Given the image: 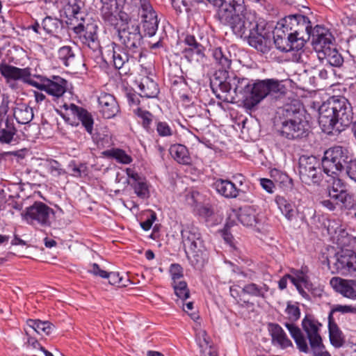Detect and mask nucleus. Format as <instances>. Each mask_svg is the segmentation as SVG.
Wrapping results in <instances>:
<instances>
[{
	"label": "nucleus",
	"instance_id": "nucleus-1",
	"mask_svg": "<svg viewBox=\"0 0 356 356\" xmlns=\"http://www.w3.org/2000/svg\"><path fill=\"white\" fill-rule=\"evenodd\" d=\"M227 8L218 9L216 18L229 26L237 37L246 40L257 51L267 54L271 49L272 28L254 11L248 10L244 0H232Z\"/></svg>",
	"mask_w": 356,
	"mask_h": 356
},
{
	"label": "nucleus",
	"instance_id": "nucleus-2",
	"mask_svg": "<svg viewBox=\"0 0 356 356\" xmlns=\"http://www.w3.org/2000/svg\"><path fill=\"white\" fill-rule=\"evenodd\" d=\"M353 107L344 96H332L318 108V124L327 135H338L353 121Z\"/></svg>",
	"mask_w": 356,
	"mask_h": 356
},
{
	"label": "nucleus",
	"instance_id": "nucleus-3",
	"mask_svg": "<svg viewBox=\"0 0 356 356\" xmlns=\"http://www.w3.org/2000/svg\"><path fill=\"white\" fill-rule=\"evenodd\" d=\"M225 72H221L218 75L221 76L219 79L211 80V88L215 93L217 99L223 102H229L227 97L222 96L218 91L227 94L233 90L235 95H241L243 98H248L250 95L251 81L248 79L242 76L241 74H236L231 72L227 76H223Z\"/></svg>",
	"mask_w": 356,
	"mask_h": 356
},
{
	"label": "nucleus",
	"instance_id": "nucleus-4",
	"mask_svg": "<svg viewBox=\"0 0 356 356\" xmlns=\"http://www.w3.org/2000/svg\"><path fill=\"white\" fill-rule=\"evenodd\" d=\"M124 6L132 17L140 18L143 31L149 37L154 35L158 30L159 21L156 11L150 0H124Z\"/></svg>",
	"mask_w": 356,
	"mask_h": 356
},
{
	"label": "nucleus",
	"instance_id": "nucleus-5",
	"mask_svg": "<svg viewBox=\"0 0 356 356\" xmlns=\"http://www.w3.org/2000/svg\"><path fill=\"white\" fill-rule=\"evenodd\" d=\"M352 159V154L346 147L337 145L325 152L321 167L325 174L334 177L346 170Z\"/></svg>",
	"mask_w": 356,
	"mask_h": 356
},
{
	"label": "nucleus",
	"instance_id": "nucleus-6",
	"mask_svg": "<svg viewBox=\"0 0 356 356\" xmlns=\"http://www.w3.org/2000/svg\"><path fill=\"white\" fill-rule=\"evenodd\" d=\"M286 32L291 33L303 48L310 39L313 28L308 17L301 14L289 15L278 22Z\"/></svg>",
	"mask_w": 356,
	"mask_h": 356
},
{
	"label": "nucleus",
	"instance_id": "nucleus-7",
	"mask_svg": "<svg viewBox=\"0 0 356 356\" xmlns=\"http://www.w3.org/2000/svg\"><path fill=\"white\" fill-rule=\"evenodd\" d=\"M117 35L122 48L128 51V54L132 55L135 60H140L143 43L140 25L135 23L125 28L119 27L117 29Z\"/></svg>",
	"mask_w": 356,
	"mask_h": 356
},
{
	"label": "nucleus",
	"instance_id": "nucleus-8",
	"mask_svg": "<svg viewBox=\"0 0 356 356\" xmlns=\"http://www.w3.org/2000/svg\"><path fill=\"white\" fill-rule=\"evenodd\" d=\"M321 161L313 155H302L298 160V171L301 181L310 185L319 184L323 179Z\"/></svg>",
	"mask_w": 356,
	"mask_h": 356
},
{
	"label": "nucleus",
	"instance_id": "nucleus-9",
	"mask_svg": "<svg viewBox=\"0 0 356 356\" xmlns=\"http://www.w3.org/2000/svg\"><path fill=\"white\" fill-rule=\"evenodd\" d=\"M285 313L289 321L284 323V326L293 339L298 349L302 353H308L309 348L307 345V339L300 327L295 325V322L300 317V309L299 307L296 305L288 302Z\"/></svg>",
	"mask_w": 356,
	"mask_h": 356
},
{
	"label": "nucleus",
	"instance_id": "nucleus-10",
	"mask_svg": "<svg viewBox=\"0 0 356 356\" xmlns=\"http://www.w3.org/2000/svg\"><path fill=\"white\" fill-rule=\"evenodd\" d=\"M54 215V210L42 202H34L33 205L21 213L22 218L29 225H33L36 222L42 227H49L50 218Z\"/></svg>",
	"mask_w": 356,
	"mask_h": 356
},
{
	"label": "nucleus",
	"instance_id": "nucleus-11",
	"mask_svg": "<svg viewBox=\"0 0 356 356\" xmlns=\"http://www.w3.org/2000/svg\"><path fill=\"white\" fill-rule=\"evenodd\" d=\"M272 38H273L275 45L277 49L282 52L296 51L298 52L297 61L303 62L302 58L304 52L303 47L299 43H296V39L292 36L291 33L286 32L278 23L275 28V31H272Z\"/></svg>",
	"mask_w": 356,
	"mask_h": 356
},
{
	"label": "nucleus",
	"instance_id": "nucleus-12",
	"mask_svg": "<svg viewBox=\"0 0 356 356\" xmlns=\"http://www.w3.org/2000/svg\"><path fill=\"white\" fill-rule=\"evenodd\" d=\"M280 90V83L278 80L267 79L257 80L250 85V97L252 107L257 105L262 99L270 93H277Z\"/></svg>",
	"mask_w": 356,
	"mask_h": 356
},
{
	"label": "nucleus",
	"instance_id": "nucleus-13",
	"mask_svg": "<svg viewBox=\"0 0 356 356\" xmlns=\"http://www.w3.org/2000/svg\"><path fill=\"white\" fill-rule=\"evenodd\" d=\"M97 30L98 26L95 22L86 24L84 22H80L73 27V31L80 41L94 51L100 47Z\"/></svg>",
	"mask_w": 356,
	"mask_h": 356
},
{
	"label": "nucleus",
	"instance_id": "nucleus-14",
	"mask_svg": "<svg viewBox=\"0 0 356 356\" xmlns=\"http://www.w3.org/2000/svg\"><path fill=\"white\" fill-rule=\"evenodd\" d=\"M34 77L39 79L40 83L35 81L31 86L54 97H60L67 91V81L58 76H54L52 80L42 75H34Z\"/></svg>",
	"mask_w": 356,
	"mask_h": 356
},
{
	"label": "nucleus",
	"instance_id": "nucleus-15",
	"mask_svg": "<svg viewBox=\"0 0 356 356\" xmlns=\"http://www.w3.org/2000/svg\"><path fill=\"white\" fill-rule=\"evenodd\" d=\"M63 108L68 112L67 115H71L74 118H76L78 120V122L71 121L70 117L66 118L65 115H63L65 122L70 123L72 126H78L80 122L85 130L89 134H92L94 119L90 112H88L86 108L79 106L74 104H65L63 105Z\"/></svg>",
	"mask_w": 356,
	"mask_h": 356
},
{
	"label": "nucleus",
	"instance_id": "nucleus-16",
	"mask_svg": "<svg viewBox=\"0 0 356 356\" xmlns=\"http://www.w3.org/2000/svg\"><path fill=\"white\" fill-rule=\"evenodd\" d=\"M328 259V264L332 262L337 272L343 275H351L356 272V252L350 250H341L332 258Z\"/></svg>",
	"mask_w": 356,
	"mask_h": 356
},
{
	"label": "nucleus",
	"instance_id": "nucleus-17",
	"mask_svg": "<svg viewBox=\"0 0 356 356\" xmlns=\"http://www.w3.org/2000/svg\"><path fill=\"white\" fill-rule=\"evenodd\" d=\"M312 44L318 56V53L324 52L325 49H330L335 45V39L332 33L325 27L316 25L312 33Z\"/></svg>",
	"mask_w": 356,
	"mask_h": 356
},
{
	"label": "nucleus",
	"instance_id": "nucleus-18",
	"mask_svg": "<svg viewBox=\"0 0 356 356\" xmlns=\"http://www.w3.org/2000/svg\"><path fill=\"white\" fill-rule=\"evenodd\" d=\"M321 326L322 324L312 315H306L302 321V327L307 334L311 348H314L321 344L322 338L319 334Z\"/></svg>",
	"mask_w": 356,
	"mask_h": 356
},
{
	"label": "nucleus",
	"instance_id": "nucleus-19",
	"mask_svg": "<svg viewBox=\"0 0 356 356\" xmlns=\"http://www.w3.org/2000/svg\"><path fill=\"white\" fill-rule=\"evenodd\" d=\"M186 47L183 49L184 58L190 63L199 61L204 57V47L198 42L194 35H186L184 40Z\"/></svg>",
	"mask_w": 356,
	"mask_h": 356
},
{
	"label": "nucleus",
	"instance_id": "nucleus-20",
	"mask_svg": "<svg viewBox=\"0 0 356 356\" xmlns=\"http://www.w3.org/2000/svg\"><path fill=\"white\" fill-rule=\"evenodd\" d=\"M278 131L281 136L288 140H296L306 137L309 130L306 121H298L281 124Z\"/></svg>",
	"mask_w": 356,
	"mask_h": 356
},
{
	"label": "nucleus",
	"instance_id": "nucleus-21",
	"mask_svg": "<svg viewBox=\"0 0 356 356\" xmlns=\"http://www.w3.org/2000/svg\"><path fill=\"white\" fill-rule=\"evenodd\" d=\"M0 72L6 79L22 80L31 86L35 81L31 79V73L29 67L19 68L8 64H0Z\"/></svg>",
	"mask_w": 356,
	"mask_h": 356
},
{
	"label": "nucleus",
	"instance_id": "nucleus-22",
	"mask_svg": "<svg viewBox=\"0 0 356 356\" xmlns=\"http://www.w3.org/2000/svg\"><path fill=\"white\" fill-rule=\"evenodd\" d=\"M99 112L103 118L111 119L114 118L120 111V108L115 97L109 93L102 92L98 97Z\"/></svg>",
	"mask_w": 356,
	"mask_h": 356
},
{
	"label": "nucleus",
	"instance_id": "nucleus-23",
	"mask_svg": "<svg viewBox=\"0 0 356 356\" xmlns=\"http://www.w3.org/2000/svg\"><path fill=\"white\" fill-rule=\"evenodd\" d=\"M181 237L185 247L194 252H202L204 249V241L197 227H192L181 231Z\"/></svg>",
	"mask_w": 356,
	"mask_h": 356
},
{
	"label": "nucleus",
	"instance_id": "nucleus-24",
	"mask_svg": "<svg viewBox=\"0 0 356 356\" xmlns=\"http://www.w3.org/2000/svg\"><path fill=\"white\" fill-rule=\"evenodd\" d=\"M128 183L134 188L135 193L140 199H147L149 197V185L145 177L140 176L131 168H127Z\"/></svg>",
	"mask_w": 356,
	"mask_h": 356
},
{
	"label": "nucleus",
	"instance_id": "nucleus-25",
	"mask_svg": "<svg viewBox=\"0 0 356 356\" xmlns=\"http://www.w3.org/2000/svg\"><path fill=\"white\" fill-rule=\"evenodd\" d=\"M213 57L215 60L216 64L218 65V69L213 74V78L211 80L219 79L220 76L219 73L223 74V76H227L230 74L228 70L230 69L232 65V59L230 58L231 54L227 49L223 50L221 47L215 48L213 50Z\"/></svg>",
	"mask_w": 356,
	"mask_h": 356
},
{
	"label": "nucleus",
	"instance_id": "nucleus-26",
	"mask_svg": "<svg viewBox=\"0 0 356 356\" xmlns=\"http://www.w3.org/2000/svg\"><path fill=\"white\" fill-rule=\"evenodd\" d=\"M194 212L209 225H217L221 220L222 214H220V211L210 204L197 202L194 208Z\"/></svg>",
	"mask_w": 356,
	"mask_h": 356
},
{
	"label": "nucleus",
	"instance_id": "nucleus-27",
	"mask_svg": "<svg viewBox=\"0 0 356 356\" xmlns=\"http://www.w3.org/2000/svg\"><path fill=\"white\" fill-rule=\"evenodd\" d=\"M17 134V129L15 127L13 119L7 116L5 120H0V143L11 144L15 142V136Z\"/></svg>",
	"mask_w": 356,
	"mask_h": 356
},
{
	"label": "nucleus",
	"instance_id": "nucleus-28",
	"mask_svg": "<svg viewBox=\"0 0 356 356\" xmlns=\"http://www.w3.org/2000/svg\"><path fill=\"white\" fill-rule=\"evenodd\" d=\"M279 115V121L281 124L304 121L303 115L294 104H287L283 108H280L277 111Z\"/></svg>",
	"mask_w": 356,
	"mask_h": 356
},
{
	"label": "nucleus",
	"instance_id": "nucleus-29",
	"mask_svg": "<svg viewBox=\"0 0 356 356\" xmlns=\"http://www.w3.org/2000/svg\"><path fill=\"white\" fill-rule=\"evenodd\" d=\"M269 332L274 345L278 346L282 349L293 347L292 341L289 339L282 327L277 323H269Z\"/></svg>",
	"mask_w": 356,
	"mask_h": 356
},
{
	"label": "nucleus",
	"instance_id": "nucleus-30",
	"mask_svg": "<svg viewBox=\"0 0 356 356\" xmlns=\"http://www.w3.org/2000/svg\"><path fill=\"white\" fill-rule=\"evenodd\" d=\"M102 3V6L100 9V15L104 23L106 26H111L117 31L119 28V19L115 14L118 5L117 2Z\"/></svg>",
	"mask_w": 356,
	"mask_h": 356
},
{
	"label": "nucleus",
	"instance_id": "nucleus-31",
	"mask_svg": "<svg viewBox=\"0 0 356 356\" xmlns=\"http://www.w3.org/2000/svg\"><path fill=\"white\" fill-rule=\"evenodd\" d=\"M134 114L140 120L139 123L146 132L150 134L154 133L155 122L157 121L158 118L149 111L144 110L140 107L134 110Z\"/></svg>",
	"mask_w": 356,
	"mask_h": 356
},
{
	"label": "nucleus",
	"instance_id": "nucleus-32",
	"mask_svg": "<svg viewBox=\"0 0 356 356\" xmlns=\"http://www.w3.org/2000/svg\"><path fill=\"white\" fill-rule=\"evenodd\" d=\"M318 58L323 63L329 64L330 66L339 67L343 63V58L339 52L335 45L330 49H325L324 52L318 53Z\"/></svg>",
	"mask_w": 356,
	"mask_h": 356
},
{
	"label": "nucleus",
	"instance_id": "nucleus-33",
	"mask_svg": "<svg viewBox=\"0 0 356 356\" xmlns=\"http://www.w3.org/2000/svg\"><path fill=\"white\" fill-rule=\"evenodd\" d=\"M169 152L173 159L179 164L191 165L192 158L188 148L181 144L176 143L170 147Z\"/></svg>",
	"mask_w": 356,
	"mask_h": 356
},
{
	"label": "nucleus",
	"instance_id": "nucleus-34",
	"mask_svg": "<svg viewBox=\"0 0 356 356\" xmlns=\"http://www.w3.org/2000/svg\"><path fill=\"white\" fill-rule=\"evenodd\" d=\"M292 272L294 275H291V282L303 298H308L309 295L303 289H312V282L308 275L302 270H296Z\"/></svg>",
	"mask_w": 356,
	"mask_h": 356
},
{
	"label": "nucleus",
	"instance_id": "nucleus-35",
	"mask_svg": "<svg viewBox=\"0 0 356 356\" xmlns=\"http://www.w3.org/2000/svg\"><path fill=\"white\" fill-rule=\"evenodd\" d=\"M234 216L244 226L252 227L258 223V220L256 217V211L252 207H245L240 208L238 211L232 209Z\"/></svg>",
	"mask_w": 356,
	"mask_h": 356
},
{
	"label": "nucleus",
	"instance_id": "nucleus-36",
	"mask_svg": "<svg viewBox=\"0 0 356 356\" xmlns=\"http://www.w3.org/2000/svg\"><path fill=\"white\" fill-rule=\"evenodd\" d=\"M214 186L216 191L226 198H234L240 193H244L241 190H238L235 185L228 180L218 179L214 183Z\"/></svg>",
	"mask_w": 356,
	"mask_h": 356
},
{
	"label": "nucleus",
	"instance_id": "nucleus-37",
	"mask_svg": "<svg viewBox=\"0 0 356 356\" xmlns=\"http://www.w3.org/2000/svg\"><path fill=\"white\" fill-rule=\"evenodd\" d=\"M112 46L113 65L116 69L122 68L129 60H131L132 62L140 60H135L132 55L128 54V51H125L122 47L121 48L120 44L113 42Z\"/></svg>",
	"mask_w": 356,
	"mask_h": 356
},
{
	"label": "nucleus",
	"instance_id": "nucleus-38",
	"mask_svg": "<svg viewBox=\"0 0 356 356\" xmlns=\"http://www.w3.org/2000/svg\"><path fill=\"white\" fill-rule=\"evenodd\" d=\"M329 337L331 344L335 348H341L345 343L343 334L336 323L334 318L328 321Z\"/></svg>",
	"mask_w": 356,
	"mask_h": 356
},
{
	"label": "nucleus",
	"instance_id": "nucleus-39",
	"mask_svg": "<svg viewBox=\"0 0 356 356\" xmlns=\"http://www.w3.org/2000/svg\"><path fill=\"white\" fill-rule=\"evenodd\" d=\"M142 97L154 98L159 93L158 84L148 77L143 79L138 86Z\"/></svg>",
	"mask_w": 356,
	"mask_h": 356
},
{
	"label": "nucleus",
	"instance_id": "nucleus-40",
	"mask_svg": "<svg viewBox=\"0 0 356 356\" xmlns=\"http://www.w3.org/2000/svg\"><path fill=\"white\" fill-rule=\"evenodd\" d=\"M268 291L269 286L265 283H261L260 284H257L253 282L248 283L242 289V291L244 293L250 296L261 298L262 299H265L266 298V294Z\"/></svg>",
	"mask_w": 356,
	"mask_h": 356
},
{
	"label": "nucleus",
	"instance_id": "nucleus-41",
	"mask_svg": "<svg viewBox=\"0 0 356 356\" xmlns=\"http://www.w3.org/2000/svg\"><path fill=\"white\" fill-rule=\"evenodd\" d=\"M27 325L42 336L49 335L55 327L49 321H42L39 319H29Z\"/></svg>",
	"mask_w": 356,
	"mask_h": 356
},
{
	"label": "nucleus",
	"instance_id": "nucleus-42",
	"mask_svg": "<svg viewBox=\"0 0 356 356\" xmlns=\"http://www.w3.org/2000/svg\"><path fill=\"white\" fill-rule=\"evenodd\" d=\"M13 116L19 124H28L33 118V108L26 104H20L14 109Z\"/></svg>",
	"mask_w": 356,
	"mask_h": 356
},
{
	"label": "nucleus",
	"instance_id": "nucleus-43",
	"mask_svg": "<svg viewBox=\"0 0 356 356\" xmlns=\"http://www.w3.org/2000/svg\"><path fill=\"white\" fill-rule=\"evenodd\" d=\"M42 28L47 33L56 35L62 31L63 22L58 18L47 16L42 22Z\"/></svg>",
	"mask_w": 356,
	"mask_h": 356
},
{
	"label": "nucleus",
	"instance_id": "nucleus-44",
	"mask_svg": "<svg viewBox=\"0 0 356 356\" xmlns=\"http://www.w3.org/2000/svg\"><path fill=\"white\" fill-rule=\"evenodd\" d=\"M337 290L344 297L356 298V282L354 280H344L339 279Z\"/></svg>",
	"mask_w": 356,
	"mask_h": 356
},
{
	"label": "nucleus",
	"instance_id": "nucleus-45",
	"mask_svg": "<svg viewBox=\"0 0 356 356\" xmlns=\"http://www.w3.org/2000/svg\"><path fill=\"white\" fill-rule=\"evenodd\" d=\"M106 156L115 159L117 162L122 164H129L132 162V157L127 154L124 149L120 148H113L104 152Z\"/></svg>",
	"mask_w": 356,
	"mask_h": 356
},
{
	"label": "nucleus",
	"instance_id": "nucleus-46",
	"mask_svg": "<svg viewBox=\"0 0 356 356\" xmlns=\"http://www.w3.org/2000/svg\"><path fill=\"white\" fill-rule=\"evenodd\" d=\"M328 195L335 200H351L354 199L353 193L348 192V190L343 188L339 189L335 186H332V188L328 190Z\"/></svg>",
	"mask_w": 356,
	"mask_h": 356
},
{
	"label": "nucleus",
	"instance_id": "nucleus-47",
	"mask_svg": "<svg viewBox=\"0 0 356 356\" xmlns=\"http://www.w3.org/2000/svg\"><path fill=\"white\" fill-rule=\"evenodd\" d=\"M58 54V58L65 66L68 67L74 62L75 55L71 47L63 46L60 47Z\"/></svg>",
	"mask_w": 356,
	"mask_h": 356
},
{
	"label": "nucleus",
	"instance_id": "nucleus-48",
	"mask_svg": "<svg viewBox=\"0 0 356 356\" xmlns=\"http://www.w3.org/2000/svg\"><path fill=\"white\" fill-rule=\"evenodd\" d=\"M154 129L158 136L162 138L171 137L174 134L173 128L167 122L159 119L155 122Z\"/></svg>",
	"mask_w": 356,
	"mask_h": 356
},
{
	"label": "nucleus",
	"instance_id": "nucleus-49",
	"mask_svg": "<svg viewBox=\"0 0 356 356\" xmlns=\"http://www.w3.org/2000/svg\"><path fill=\"white\" fill-rule=\"evenodd\" d=\"M83 2L81 0H74L72 3L68 4V12L71 13L72 16L76 19H80L84 22L85 13L81 10L83 7Z\"/></svg>",
	"mask_w": 356,
	"mask_h": 356
},
{
	"label": "nucleus",
	"instance_id": "nucleus-50",
	"mask_svg": "<svg viewBox=\"0 0 356 356\" xmlns=\"http://www.w3.org/2000/svg\"><path fill=\"white\" fill-rule=\"evenodd\" d=\"M283 215L289 220H291L297 213V209L293 202H276Z\"/></svg>",
	"mask_w": 356,
	"mask_h": 356
},
{
	"label": "nucleus",
	"instance_id": "nucleus-51",
	"mask_svg": "<svg viewBox=\"0 0 356 356\" xmlns=\"http://www.w3.org/2000/svg\"><path fill=\"white\" fill-rule=\"evenodd\" d=\"M175 295L181 300H186L189 298L190 291L188 289L187 283L184 281L172 282Z\"/></svg>",
	"mask_w": 356,
	"mask_h": 356
},
{
	"label": "nucleus",
	"instance_id": "nucleus-52",
	"mask_svg": "<svg viewBox=\"0 0 356 356\" xmlns=\"http://www.w3.org/2000/svg\"><path fill=\"white\" fill-rule=\"evenodd\" d=\"M336 312H340L341 314H347V313H356V307H354L351 305H334L332 306L329 315H328V321H330V318H334L333 315Z\"/></svg>",
	"mask_w": 356,
	"mask_h": 356
},
{
	"label": "nucleus",
	"instance_id": "nucleus-53",
	"mask_svg": "<svg viewBox=\"0 0 356 356\" xmlns=\"http://www.w3.org/2000/svg\"><path fill=\"white\" fill-rule=\"evenodd\" d=\"M48 172L53 176V177H59L60 175H63L66 174V172L64 169L61 168V164L56 161V160H51L49 162L48 164Z\"/></svg>",
	"mask_w": 356,
	"mask_h": 356
},
{
	"label": "nucleus",
	"instance_id": "nucleus-54",
	"mask_svg": "<svg viewBox=\"0 0 356 356\" xmlns=\"http://www.w3.org/2000/svg\"><path fill=\"white\" fill-rule=\"evenodd\" d=\"M106 278L108 279V282L111 285H118V286H127V282L129 280H124L122 277L120 276L119 273L117 272H108V275Z\"/></svg>",
	"mask_w": 356,
	"mask_h": 356
},
{
	"label": "nucleus",
	"instance_id": "nucleus-55",
	"mask_svg": "<svg viewBox=\"0 0 356 356\" xmlns=\"http://www.w3.org/2000/svg\"><path fill=\"white\" fill-rule=\"evenodd\" d=\"M69 167L71 170L70 175L75 177H81L83 175H86V168L85 164L80 163L79 165H76L74 161H72Z\"/></svg>",
	"mask_w": 356,
	"mask_h": 356
},
{
	"label": "nucleus",
	"instance_id": "nucleus-56",
	"mask_svg": "<svg viewBox=\"0 0 356 356\" xmlns=\"http://www.w3.org/2000/svg\"><path fill=\"white\" fill-rule=\"evenodd\" d=\"M170 273L172 277V282L181 281L183 278V268L178 264H172L170 268Z\"/></svg>",
	"mask_w": 356,
	"mask_h": 356
},
{
	"label": "nucleus",
	"instance_id": "nucleus-57",
	"mask_svg": "<svg viewBox=\"0 0 356 356\" xmlns=\"http://www.w3.org/2000/svg\"><path fill=\"white\" fill-rule=\"evenodd\" d=\"M196 340L200 349L211 344L210 337L205 330H200L197 333Z\"/></svg>",
	"mask_w": 356,
	"mask_h": 356
},
{
	"label": "nucleus",
	"instance_id": "nucleus-58",
	"mask_svg": "<svg viewBox=\"0 0 356 356\" xmlns=\"http://www.w3.org/2000/svg\"><path fill=\"white\" fill-rule=\"evenodd\" d=\"M148 213L149 215L147 216V219L145 221L140 222V227L145 231L149 230L152 227L153 223L157 218L156 214L154 211H149Z\"/></svg>",
	"mask_w": 356,
	"mask_h": 356
},
{
	"label": "nucleus",
	"instance_id": "nucleus-59",
	"mask_svg": "<svg viewBox=\"0 0 356 356\" xmlns=\"http://www.w3.org/2000/svg\"><path fill=\"white\" fill-rule=\"evenodd\" d=\"M140 94H137L134 90H129L126 92V97L129 106H138L140 103Z\"/></svg>",
	"mask_w": 356,
	"mask_h": 356
},
{
	"label": "nucleus",
	"instance_id": "nucleus-60",
	"mask_svg": "<svg viewBox=\"0 0 356 356\" xmlns=\"http://www.w3.org/2000/svg\"><path fill=\"white\" fill-rule=\"evenodd\" d=\"M345 171L351 179L356 181V159H352L350 163L346 165V170Z\"/></svg>",
	"mask_w": 356,
	"mask_h": 356
},
{
	"label": "nucleus",
	"instance_id": "nucleus-61",
	"mask_svg": "<svg viewBox=\"0 0 356 356\" xmlns=\"http://www.w3.org/2000/svg\"><path fill=\"white\" fill-rule=\"evenodd\" d=\"M213 6L218 7V9L227 8L232 4V0H207Z\"/></svg>",
	"mask_w": 356,
	"mask_h": 356
},
{
	"label": "nucleus",
	"instance_id": "nucleus-62",
	"mask_svg": "<svg viewBox=\"0 0 356 356\" xmlns=\"http://www.w3.org/2000/svg\"><path fill=\"white\" fill-rule=\"evenodd\" d=\"M132 15H129L127 13L120 12L119 15V19L121 21L122 24L119 27H127V26H131L133 24H130L131 20Z\"/></svg>",
	"mask_w": 356,
	"mask_h": 356
},
{
	"label": "nucleus",
	"instance_id": "nucleus-63",
	"mask_svg": "<svg viewBox=\"0 0 356 356\" xmlns=\"http://www.w3.org/2000/svg\"><path fill=\"white\" fill-rule=\"evenodd\" d=\"M89 272L96 276H99L102 278H106V277L108 275V272L102 270L99 266L97 264H93L92 265V268L89 270Z\"/></svg>",
	"mask_w": 356,
	"mask_h": 356
},
{
	"label": "nucleus",
	"instance_id": "nucleus-64",
	"mask_svg": "<svg viewBox=\"0 0 356 356\" xmlns=\"http://www.w3.org/2000/svg\"><path fill=\"white\" fill-rule=\"evenodd\" d=\"M203 356H218V351L212 344L200 349Z\"/></svg>",
	"mask_w": 356,
	"mask_h": 356
}]
</instances>
